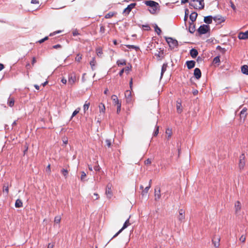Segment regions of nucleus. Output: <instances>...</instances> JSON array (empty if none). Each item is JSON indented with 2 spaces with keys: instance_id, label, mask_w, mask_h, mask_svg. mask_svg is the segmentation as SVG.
<instances>
[{
  "instance_id": "nucleus-44",
  "label": "nucleus",
  "mask_w": 248,
  "mask_h": 248,
  "mask_svg": "<svg viewBox=\"0 0 248 248\" xmlns=\"http://www.w3.org/2000/svg\"><path fill=\"white\" fill-rule=\"evenodd\" d=\"M126 46L129 49L132 48V49H138L139 48L138 46H135L134 45H126Z\"/></svg>"
},
{
  "instance_id": "nucleus-60",
  "label": "nucleus",
  "mask_w": 248,
  "mask_h": 248,
  "mask_svg": "<svg viewBox=\"0 0 248 248\" xmlns=\"http://www.w3.org/2000/svg\"><path fill=\"white\" fill-rule=\"evenodd\" d=\"M230 3H231V7L234 10H235V6L234 5V4H233V3L232 2V1H231L230 2Z\"/></svg>"
},
{
  "instance_id": "nucleus-39",
  "label": "nucleus",
  "mask_w": 248,
  "mask_h": 248,
  "mask_svg": "<svg viewBox=\"0 0 248 248\" xmlns=\"http://www.w3.org/2000/svg\"><path fill=\"white\" fill-rule=\"evenodd\" d=\"M61 173L65 178H66L68 173V171L67 170L63 169L61 170Z\"/></svg>"
},
{
  "instance_id": "nucleus-55",
  "label": "nucleus",
  "mask_w": 248,
  "mask_h": 248,
  "mask_svg": "<svg viewBox=\"0 0 248 248\" xmlns=\"http://www.w3.org/2000/svg\"><path fill=\"white\" fill-rule=\"evenodd\" d=\"M158 132H159V127L156 126V129L155 131V132L154 133V136H156L158 134Z\"/></svg>"
},
{
  "instance_id": "nucleus-49",
  "label": "nucleus",
  "mask_w": 248,
  "mask_h": 248,
  "mask_svg": "<svg viewBox=\"0 0 248 248\" xmlns=\"http://www.w3.org/2000/svg\"><path fill=\"white\" fill-rule=\"evenodd\" d=\"M124 71L127 73L128 74L129 71L131 70V66H128L124 68Z\"/></svg>"
},
{
  "instance_id": "nucleus-24",
  "label": "nucleus",
  "mask_w": 248,
  "mask_h": 248,
  "mask_svg": "<svg viewBox=\"0 0 248 248\" xmlns=\"http://www.w3.org/2000/svg\"><path fill=\"white\" fill-rule=\"evenodd\" d=\"M15 104V99L13 97H9L8 101H7V104L8 106L10 107H12L14 106Z\"/></svg>"
},
{
  "instance_id": "nucleus-26",
  "label": "nucleus",
  "mask_w": 248,
  "mask_h": 248,
  "mask_svg": "<svg viewBox=\"0 0 248 248\" xmlns=\"http://www.w3.org/2000/svg\"><path fill=\"white\" fill-rule=\"evenodd\" d=\"M190 54L193 58H195L198 55V52L196 49L192 48L190 51Z\"/></svg>"
},
{
  "instance_id": "nucleus-37",
  "label": "nucleus",
  "mask_w": 248,
  "mask_h": 248,
  "mask_svg": "<svg viewBox=\"0 0 248 248\" xmlns=\"http://www.w3.org/2000/svg\"><path fill=\"white\" fill-rule=\"evenodd\" d=\"M219 62H220L219 56H217L214 58L213 61V64H218V65H219Z\"/></svg>"
},
{
  "instance_id": "nucleus-22",
  "label": "nucleus",
  "mask_w": 248,
  "mask_h": 248,
  "mask_svg": "<svg viewBox=\"0 0 248 248\" xmlns=\"http://www.w3.org/2000/svg\"><path fill=\"white\" fill-rule=\"evenodd\" d=\"M234 207L236 212H238L241 210V204L239 201H237L235 202L234 204Z\"/></svg>"
},
{
  "instance_id": "nucleus-8",
  "label": "nucleus",
  "mask_w": 248,
  "mask_h": 248,
  "mask_svg": "<svg viewBox=\"0 0 248 248\" xmlns=\"http://www.w3.org/2000/svg\"><path fill=\"white\" fill-rule=\"evenodd\" d=\"M179 215L177 218L180 222L183 221L185 219V211L184 210L181 209L178 211Z\"/></svg>"
},
{
  "instance_id": "nucleus-19",
  "label": "nucleus",
  "mask_w": 248,
  "mask_h": 248,
  "mask_svg": "<svg viewBox=\"0 0 248 248\" xmlns=\"http://www.w3.org/2000/svg\"><path fill=\"white\" fill-rule=\"evenodd\" d=\"M247 108H244L241 111L240 113V116L241 118H243L244 120L246 119L247 115Z\"/></svg>"
},
{
  "instance_id": "nucleus-11",
  "label": "nucleus",
  "mask_w": 248,
  "mask_h": 248,
  "mask_svg": "<svg viewBox=\"0 0 248 248\" xmlns=\"http://www.w3.org/2000/svg\"><path fill=\"white\" fill-rule=\"evenodd\" d=\"M220 238L218 236L215 235L212 239V242L216 248H218L220 245Z\"/></svg>"
},
{
  "instance_id": "nucleus-30",
  "label": "nucleus",
  "mask_w": 248,
  "mask_h": 248,
  "mask_svg": "<svg viewBox=\"0 0 248 248\" xmlns=\"http://www.w3.org/2000/svg\"><path fill=\"white\" fill-rule=\"evenodd\" d=\"M198 14L196 12H193L190 15V19L192 21L194 22L196 20Z\"/></svg>"
},
{
  "instance_id": "nucleus-23",
  "label": "nucleus",
  "mask_w": 248,
  "mask_h": 248,
  "mask_svg": "<svg viewBox=\"0 0 248 248\" xmlns=\"http://www.w3.org/2000/svg\"><path fill=\"white\" fill-rule=\"evenodd\" d=\"M111 99H112V100L113 101V103L114 105H118V104H119L120 103H121L119 101L117 96L116 95H112V96H111Z\"/></svg>"
},
{
  "instance_id": "nucleus-21",
  "label": "nucleus",
  "mask_w": 248,
  "mask_h": 248,
  "mask_svg": "<svg viewBox=\"0 0 248 248\" xmlns=\"http://www.w3.org/2000/svg\"><path fill=\"white\" fill-rule=\"evenodd\" d=\"M213 19V17L211 16H209L204 17V22L206 24H211L212 22V20Z\"/></svg>"
},
{
  "instance_id": "nucleus-9",
  "label": "nucleus",
  "mask_w": 248,
  "mask_h": 248,
  "mask_svg": "<svg viewBox=\"0 0 248 248\" xmlns=\"http://www.w3.org/2000/svg\"><path fill=\"white\" fill-rule=\"evenodd\" d=\"M130 225V223L129 222V218H128L124 222L123 225V227L121 229H120L118 232H117L114 236L113 238L116 237L120 232H122L123 230L126 228L128 226Z\"/></svg>"
},
{
  "instance_id": "nucleus-64",
  "label": "nucleus",
  "mask_w": 248,
  "mask_h": 248,
  "mask_svg": "<svg viewBox=\"0 0 248 248\" xmlns=\"http://www.w3.org/2000/svg\"><path fill=\"white\" fill-rule=\"evenodd\" d=\"M54 247V245L51 244L50 243L48 244L47 248H53Z\"/></svg>"
},
{
  "instance_id": "nucleus-12",
  "label": "nucleus",
  "mask_w": 248,
  "mask_h": 248,
  "mask_svg": "<svg viewBox=\"0 0 248 248\" xmlns=\"http://www.w3.org/2000/svg\"><path fill=\"white\" fill-rule=\"evenodd\" d=\"M76 81V76L75 74H71L68 76V84H74Z\"/></svg>"
},
{
  "instance_id": "nucleus-38",
  "label": "nucleus",
  "mask_w": 248,
  "mask_h": 248,
  "mask_svg": "<svg viewBox=\"0 0 248 248\" xmlns=\"http://www.w3.org/2000/svg\"><path fill=\"white\" fill-rule=\"evenodd\" d=\"M61 220V217L60 216H56L55 217L54 222L56 224H59Z\"/></svg>"
},
{
  "instance_id": "nucleus-17",
  "label": "nucleus",
  "mask_w": 248,
  "mask_h": 248,
  "mask_svg": "<svg viewBox=\"0 0 248 248\" xmlns=\"http://www.w3.org/2000/svg\"><path fill=\"white\" fill-rule=\"evenodd\" d=\"M161 197L160 188H155V200L158 201Z\"/></svg>"
},
{
  "instance_id": "nucleus-36",
  "label": "nucleus",
  "mask_w": 248,
  "mask_h": 248,
  "mask_svg": "<svg viewBox=\"0 0 248 248\" xmlns=\"http://www.w3.org/2000/svg\"><path fill=\"white\" fill-rule=\"evenodd\" d=\"M166 134L167 135V138L170 139L172 135V131L171 129L168 128L166 130Z\"/></svg>"
},
{
  "instance_id": "nucleus-25",
  "label": "nucleus",
  "mask_w": 248,
  "mask_h": 248,
  "mask_svg": "<svg viewBox=\"0 0 248 248\" xmlns=\"http://www.w3.org/2000/svg\"><path fill=\"white\" fill-rule=\"evenodd\" d=\"M99 112L100 113L105 114V106L103 103H100L99 106Z\"/></svg>"
},
{
  "instance_id": "nucleus-31",
  "label": "nucleus",
  "mask_w": 248,
  "mask_h": 248,
  "mask_svg": "<svg viewBox=\"0 0 248 248\" xmlns=\"http://www.w3.org/2000/svg\"><path fill=\"white\" fill-rule=\"evenodd\" d=\"M168 67V64L167 63H164L162 66L161 72V78L162 77L163 74L166 71Z\"/></svg>"
},
{
  "instance_id": "nucleus-61",
  "label": "nucleus",
  "mask_w": 248,
  "mask_h": 248,
  "mask_svg": "<svg viewBox=\"0 0 248 248\" xmlns=\"http://www.w3.org/2000/svg\"><path fill=\"white\" fill-rule=\"evenodd\" d=\"M61 82H62V83H63V84H65L66 83V82H67V80H66V79H65V78H62L61 79Z\"/></svg>"
},
{
  "instance_id": "nucleus-33",
  "label": "nucleus",
  "mask_w": 248,
  "mask_h": 248,
  "mask_svg": "<svg viewBox=\"0 0 248 248\" xmlns=\"http://www.w3.org/2000/svg\"><path fill=\"white\" fill-rule=\"evenodd\" d=\"M96 52L97 55L98 57H101L102 56V54H103V51H102V48L100 47H97L96 49Z\"/></svg>"
},
{
  "instance_id": "nucleus-3",
  "label": "nucleus",
  "mask_w": 248,
  "mask_h": 248,
  "mask_svg": "<svg viewBox=\"0 0 248 248\" xmlns=\"http://www.w3.org/2000/svg\"><path fill=\"white\" fill-rule=\"evenodd\" d=\"M197 2L199 3V4L197 5L194 3H189V5L193 7L195 9L202 10L204 9V0H196Z\"/></svg>"
},
{
  "instance_id": "nucleus-34",
  "label": "nucleus",
  "mask_w": 248,
  "mask_h": 248,
  "mask_svg": "<svg viewBox=\"0 0 248 248\" xmlns=\"http://www.w3.org/2000/svg\"><path fill=\"white\" fill-rule=\"evenodd\" d=\"M96 63V62L95 58L94 57L93 58L92 60L90 62V65L91 66L92 70H94V67L95 66Z\"/></svg>"
},
{
  "instance_id": "nucleus-2",
  "label": "nucleus",
  "mask_w": 248,
  "mask_h": 248,
  "mask_svg": "<svg viewBox=\"0 0 248 248\" xmlns=\"http://www.w3.org/2000/svg\"><path fill=\"white\" fill-rule=\"evenodd\" d=\"M246 165V157L244 153H242L239 157L238 168L240 170L244 169Z\"/></svg>"
},
{
  "instance_id": "nucleus-52",
  "label": "nucleus",
  "mask_w": 248,
  "mask_h": 248,
  "mask_svg": "<svg viewBox=\"0 0 248 248\" xmlns=\"http://www.w3.org/2000/svg\"><path fill=\"white\" fill-rule=\"evenodd\" d=\"M116 106H117V113H119L121 111V103H120V104L117 105Z\"/></svg>"
},
{
  "instance_id": "nucleus-63",
  "label": "nucleus",
  "mask_w": 248,
  "mask_h": 248,
  "mask_svg": "<svg viewBox=\"0 0 248 248\" xmlns=\"http://www.w3.org/2000/svg\"><path fill=\"white\" fill-rule=\"evenodd\" d=\"M78 34V32L77 31H75L73 32V36H76Z\"/></svg>"
},
{
  "instance_id": "nucleus-50",
  "label": "nucleus",
  "mask_w": 248,
  "mask_h": 248,
  "mask_svg": "<svg viewBox=\"0 0 248 248\" xmlns=\"http://www.w3.org/2000/svg\"><path fill=\"white\" fill-rule=\"evenodd\" d=\"M3 191L4 192H5L7 194H8V192H9V188H8V186H6L5 185H4L3 186Z\"/></svg>"
},
{
  "instance_id": "nucleus-6",
  "label": "nucleus",
  "mask_w": 248,
  "mask_h": 248,
  "mask_svg": "<svg viewBox=\"0 0 248 248\" xmlns=\"http://www.w3.org/2000/svg\"><path fill=\"white\" fill-rule=\"evenodd\" d=\"M213 20L217 24H219L225 21V18L221 16L217 15L213 17Z\"/></svg>"
},
{
  "instance_id": "nucleus-47",
  "label": "nucleus",
  "mask_w": 248,
  "mask_h": 248,
  "mask_svg": "<svg viewBox=\"0 0 248 248\" xmlns=\"http://www.w3.org/2000/svg\"><path fill=\"white\" fill-rule=\"evenodd\" d=\"M117 64L118 65H125V61L124 60H121V61H117Z\"/></svg>"
},
{
  "instance_id": "nucleus-4",
  "label": "nucleus",
  "mask_w": 248,
  "mask_h": 248,
  "mask_svg": "<svg viewBox=\"0 0 248 248\" xmlns=\"http://www.w3.org/2000/svg\"><path fill=\"white\" fill-rule=\"evenodd\" d=\"M166 41L171 49L176 47L178 46V42L176 40L173 39L172 38L168 37L166 38Z\"/></svg>"
},
{
  "instance_id": "nucleus-53",
  "label": "nucleus",
  "mask_w": 248,
  "mask_h": 248,
  "mask_svg": "<svg viewBox=\"0 0 248 248\" xmlns=\"http://www.w3.org/2000/svg\"><path fill=\"white\" fill-rule=\"evenodd\" d=\"M152 163L151 160L149 158H148L145 161V164L146 165H150Z\"/></svg>"
},
{
  "instance_id": "nucleus-46",
  "label": "nucleus",
  "mask_w": 248,
  "mask_h": 248,
  "mask_svg": "<svg viewBox=\"0 0 248 248\" xmlns=\"http://www.w3.org/2000/svg\"><path fill=\"white\" fill-rule=\"evenodd\" d=\"M105 142L106 143V146L108 147V148H109L111 147V141L109 140H105Z\"/></svg>"
},
{
  "instance_id": "nucleus-20",
  "label": "nucleus",
  "mask_w": 248,
  "mask_h": 248,
  "mask_svg": "<svg viewBox=\"0 0 248 248\" xmlns=\"http://www.w3.org/2000/svg\"><path fill=\"white\" fill-rule=\"evenodd\" d=\"M186 64L187 67V68L190 69L193 67H194L195 65V62L194 61H189L186 62Z\"/></svg>"
},
{
  "instance_id": "nucleus-51",
  "label": "nucleus",
  "mask_w": 248,
  "mask_h": 248,
  "mask_svg": "<svg viewBox=\"0 0 248 248\" xmlns=\"http://www.w3.org/2000/svg\"><path fill=\"white\" fill-rule=\"evenodd\" d=\"M217 49L219 50L220 51H221L222 53H224L226 51V50L225 49V48L221 47L219 46H218L217 47Z\"/></svg>"
},
{
  "instance_id": "nucleus-40",
  "label": "nucleus",
  "mask_w": 248,
  "mask_h": 248,
  "mask_svg": "<svg viewBox=\"0 0 248 248\" xmlns=\"http://www.w3.org/2000/svg\"><path fill=\"white\" fill-rule=\"evenodd\" d=\"M80 108H78L72 113L71 119L75 116L80 111Z\"/></svg>"
},
{
  "instance_id": "nucleus-59",
  "label": "nucleus",
  "mask_w": 248,
  "mask_h": 248,
  "mask_svg": "<svg viewBox=\"0 0 248 248\" xmlns=\"http://www.w3.org/2000/svg\"><path fill=\"white\" fill-rule=\"evenodd\" d=\"M36 62V60L35 57H33L32 59L31 64L32 65L34 64V63Z\"/></svg>"
},
{
  "instance_id": "nucleus-48",
  "label": "nucleus",
  "mask_w": 248,
  "mask_h": 248,
  "mask_svg": "<svg viewBox=\"0 0 248 248\" xmlns=\"http://www.w3.org/2000/svg\"><path fill=\"white\" fill-rule=\"evenodd\" d=\"M246 237L244 235H241V236L240 237L239 240L240 241H241L243 243H245L246 241Z\"/></svg>"
},
{
  "instance_id": "nucleus-18",
  "label": "nucleus",
  "mask_w": 248,
  "mask_h": 248,
  "mask_svg": "<svg viewBox=\"0 0 248 248\" xmlns=\"http://www.w3.org/2000/svg\"><path fill=\"white\" fill-rule=\"evenodd\" d=\"M194 75L197 79H199L201 77V72L199 68H196L194 69Z\"/></svg>"
},
{
  "instance_id": "nucleus-35",
  "label": "nucleus",
  "mask_w": 248,
  "mask_h": 248,
  "mask_svg": "<svg viewBox=\"0 0 248 248\" xmlns=\"http://www.w3.org/2000/svg\"><path fill=\"white\" fill-rule=\"evenodd\" d=\"M189 31L190 33H194L195 31V25L193 24H190L189 25Z\"/></svg>"
},
{
  "instance_id": "nucleus-57",
  "label": "nucleus",
  "mask_w": 248,
  "mask_h": 248,
  "mask_svg": "<svg viewBox=\"0 0 248 248\" xmlns=\"http://www.w3.org/2000/svg\"><path fill=\"white\" fill-rule=\"evenodd\" d=\"M93 169L96 171H98L100 170V168L98 165L95 166Z\"/></svg>"
},
{
  "instance_id": "nucleus-29",
  "label": "nucleus",
  "mask_w": 248,
  "mask_h": 248,
  "mask_svg": "<svg viewBox=\"0 0 248 248\" xmlns=\"http://www.w3.org/2000/svg\"><path fill=\"white\" fill-rule=\"evenodd\" d=\"M116 12H110L105 15V18L107 19L110 18L114 16L115 15H116Z\"/></svg>"
},
{
  "instance_id": "nucleus-32",
  "label": "nucleus",
  "mask_w": 248,
  "mask_h": 248,
  "mask_svg": "<svg viewBox=\"0 0 248 248\" xmlns=\"http://www.w3.org/2000/svg\"><path fill=\"white\" fill-rule=\"evenodd\" d=\"M90 106V103L87 101H86L83 105V110L84 112L85 113L86 111L88 110L89 107Z\"/></svg>"
},
{
  "instance_id": "nucleus-1",
  "label": "nucleus",
  "mask_w": 248,
  "mask_h": 248,
  "mask_svg": "<svg viewBox=\"0 0 248 248\" xmlns=\"http://www.w3.org/2000/svg\"><path fill=\"white\" fill-rule=\"evenodd\" d=\"M145 4L150 7V9H149V12L152 14H155L157 10H159V4L153 0H146L145 1Z\"/></svg>"
},
{
  "instance_id": "nucleus-41",
  "label": "nucleus",
  "mask_w": 248,
  "mask_h": 248,
  "mask_svg": "<svg viewBox=\"0 0 248 248\" xmlns=\"http://www.w3.org/2000/svg\"><path fill=\"white\" fill-rule=\"evenodd\" d=\"M105 31L106 29L105 26L103 25H101L99 31L100 33H101V34H103L105 33Z\"/></svg>"
},
{
  "instance_id": "nucleus-15",
  "label": "nucleus",
  "mask_w": 248,
  "mask_h": 248,
  "mask_svg": "<svg viewBox=\"0 0 248 248\" xmlns=\"http://www.w3.org/2000/svg\"><path fill=\"white\" fill-rule=\"evenodd\" d=\"M125 96L127 103H130L132 101L131 93L130 91L127 90L125 92Z\"/></svg>"
},
{
  "instance_id": "nucleus-5",
  "label": "nucleus",
  "mask_w": 248,
  "mask_h": 248,
  "mask_svg": "<svg viewBox=\"0 0 248 248\" xmlns=\"http://www.w3.org/2000/svg\"><path fill=\"white\" fill-rule=\"evenodd\" d=\"M210 30V27L208 25L203 24L201 25L198 29V31L200 34H205Z\"/></svg>"
},
{
  "instance_id": "nucleus-7",
  "label": "nucleus",
  "mask_w": 248,
  "mask_h": 248,
  "mask_svg": "<svg viewBox=\"0 0 248 248\" xmlns=\"http://www.w3.org/2000/svg\"><path fill=\"white\" fill-rule=\"evenodd\" d=\"M105 193L108 198L110 199L112 197V191L111 190V185L108 184L107 186Z\"/></svg>"
},
{
  "instance_id": "nucleus-14",
  "label": "nucleus",
  "mask_w": 248,
  "mask_h": 248,
  "mask_svg": "<svg viewBox=\"0 0 248 248\" xmlns=\"http://www.w3.org/2000/svg\"><path fill=\"white\" fill-rule=\"evenodd\" d=\"M238 37L239 39L246 40L248 39V31L245 32H240Z\"/></svg>"
},
{
  "instance_id": "nucleus-42",
  "label": "nucleus",
  "mask_w": 248,
  "mask_h": 248,
  "mask_svg": "<svg viewBox=\"0 0 248 248\" xmlns=\"http://www.w3.org/2000/svg\"><path fill=\"white\" fill-rule=\"evenodd\" d=\"M81 173V175L80 177V180L81 181L84 182L85 181V178L86 177V174L84 171H82Z\"/></svg>"
},
{
  "instance_id": "nucleus-28",
  "label": "nucleus",
  "mask_w": 248,
  "mask_h": 248,
  "mask_svg": "<svg viewBox=\"0 0 248 248\" xmlns=\"http://www.w3.org/2000/svg\"><path fill=\"white\" fill-rule=\"evenodd\" d=\"M241 71L243 74L248 75V66L247 65L242 66L241 67Z\"/></svg>"
},
{
  "instance_id": "nucleus-62",
  "label": "nucleus",
  "mask_w": 248,
  "mask_h": 248,
  "mask_svg": "<svg viewBox=\"0 0 248 248\" xmlns=\"http://www.w3.org/2000/svg\"><path fill=\"white\" fill-rule=\"evenodd\" d=\"M60 47H61V46L60 45H56L53 46V48L55 49H57Z\"/></svg>"
},
{
  "instance_id": "nucleus-27",
  "label": "nucleus",
  "mask_w": 248,
  "mask_h": 248,
  "mask_svg": "<svg viewBox=\"0 0 248 248\" xmlns=\"http://www.w3.org/2000/svg\"><path fill=\"white\" fill-rule=\"evenodd\" d=\"M15 206L16 208H20L23 206V202L20 199L16 200L15 202Z\"/></svg>"
},
{
  "instance_id": "nucleus-56",
  "label": "nucleus",
  "mask_w": 248,
  "mask_h": 248,
  "mask_svg": "<svg viewBox=\"0 0 248 248\" xmlns=\"http://www.w3.org/2000/svg\"><path fill=\"white\" fill-rule=\"evenodd\" d=\"M62 32V31H54V32H52V33H51L49 34V36H53V35H55V34H57V33H60V32Z\"/></svg>"
},
{
  "instance_id": "nucleus-54",
  "label": "nucleus",
  "mask_w": 248,
  "mask_h": 248,
  "mask_svg": "<svg viewBox=\"0 0 248 248\" xmlns=\"http://www.w3.org/2000/svg\"><path fill=\"white\" fill-rule=\"evenodd\" d=\"M46 171L49 173H50L51 169H50V164H48L46 168Z\"/></svg>"
},
{
  "instance_id": "nucleus-45",
  "label": "nucleus",
  "mask_w": 248,
  "mask_h": 248,
  "mask_svg": "<svg viewBox=\"0 0 248 248\" xmlns=\"http://www.w3.org/2000/svg\"><path fill=\"white\" fill-rule=\"evenodd\" d=\"M155 31L158 35H160L161 33V29L157 26H156L155 28Z\"/></svg>"
},
{
  "instance_id": "nucleus-58",
  "label": "nucleus",
  "mask_w": 248,
  "mask_h": 248,
  "mask_svg": "<svg viewBox=\"0 0 248 248\" xmlns=\"http://www.w3.org/2000/svg\"><path fill=\"white\" fill-rule=\"evenodd\" d=\"M31 2L32 4H39V3L38 0H31Z\"/></svg>"
},
{
  "instance_id": "nucleus-10",
  "label": "nucleus",
  "mask_w": 248,
  "mask_h": 248,
  "mask_svg": "<svg viewBox=\"0 0 248 248\" xmlns=\"http://www.w3.org/2000/svg\"><path fill=\"white\" fill-rule=\"evenodd\" d=\"M151 183H152V180H150L149 182L148 186H146L144 189H143L144 187H143V186H140V188L142 189V195H146L148 193V191L151 186Z\"/></svg>"
},
{
  "instance_id": "nucleus-13",
  "label": "nucleus",
  "mask_w": 248,
  "mask_h": 248,
  "mask_svg": "<svg viewBox=\"0 0 248 248\" xmlns=\"http://www.w3.org/2000/svg\"><path fill=\"white\" fill-rule=\"evenodd\" d=\"M136 5V3H131L130 4L128 5L126 8L124 9L123 13H126L127 14H128L131 12L132 9L135 7Z\"/></svg>"
},
{
  "instance_id": "nucleus-43",
  "label": "nucleus",
  "mask_w": 248,
  "mask_h": 248,
  "mask_svg": "<svg viewBox=\"0 0 248 248\" xmlns=\"http://www.w3.org/2000/svg\"><path fill=\"white\" fill-rule=\"evenodd\" d=\"M81 59H82V55H80V54H78L75 58V60L77 62H80Z\"/></svg>"
},
{
  "instance_id": "nucleus-16",
  "label": "nucleus",
  "mask_w": 248,
  "mask_h": 248,
  "mask_svg": "<svg viewBox=\"0 0 248 248\" xmlns=\"http://www.w3.org/2000/svg\"><path fill=\"white\" fill-rule=\"evenodd\" d=\"M176 108L177 112L179 113H181L183 111L181 100L180 99H178L176 101Z\"/></svg>"
}]
</instances>
